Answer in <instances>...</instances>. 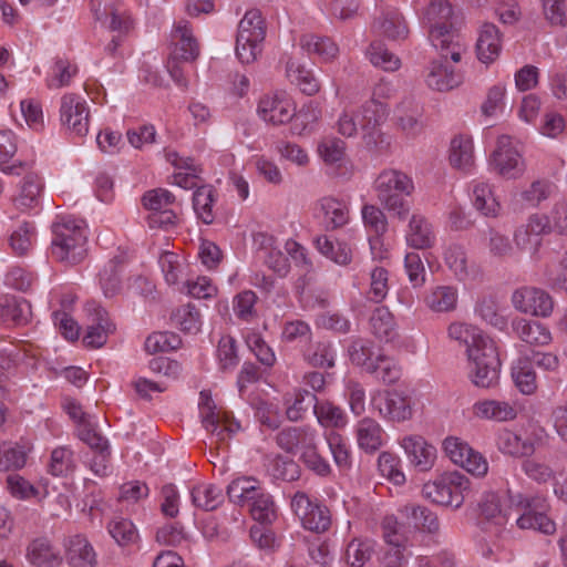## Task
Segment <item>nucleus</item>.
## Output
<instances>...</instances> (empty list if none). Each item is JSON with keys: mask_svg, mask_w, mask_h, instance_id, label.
Instances as JSON below:
<instances>
[{"mask_svg": "<svg viewBox=\"0 0 567 567\" xmlns=\"http://www.w3.org/2000/svg\"><path fill=\"white\" fill-rule=\"evenodd\" d=\"M350 357L353 363L363 367L367 371L375 373L377 378L385 383L395 382L400 378V368L396 362L383 355L379 349L353 346Z\"/></svg>", "mask_w": 567, "mask_h": 567, "instance_id": "nucleus-16", "label": "nucleus"}, {"mask_svg": "<svg viewBox=\"0 0 567 567\" xmlns=\"http://www.w3.org/2000/svg\"><path fill=\"white\" fill-rule=\"evenodd\" d=\"M171 321L174 327L188 334H197L203 326L202 315L192 303H186L175 309Z\"/></svg>", "mask_w": 567, "mask_h": 567, "instance_id": "nucleus-54", "label": "nucleus"}, {"mask_svg": "<svg viewBox=\"0 0 567 567\" xmlns=\"http://www.w3.org/2000/svg\"><path fill=\"white\" fill-rule=\"evenodd\" d=\"M37 239L35 227L32 223L23 221L11 233L9 244L17 255H24L32 249Z\"/></svg>", "mask_w": 567, "mask_h": 567, "instance_id": "nucleus-64", "label": "nucleus"}, {"mask_svg": "<svg viewBox=\"0 0 567 567\" xmlns=\"http://www.w3.org/2000/svg\"><path fill=\"white\" fill-rule=\"evenodd\" d=\"M17 153L16 135L11 131L0 132V171L4 174H20L23 165L21 163H11Z\"/></svg>", "mask_w": 567, "mask_h": 567, "instance_id": "nucleus-58", "label": "nucleus"}, {"mask_svg": "<svg viewBox=\"0 0 567 567\" xmlns=\"http://www.w3.org/2000/svg\"><path fill=\"white\" fill-rule=\"evenodd\" d=\"M193 504L205 511H214L223 502L221 491L209 483H199L190 492Z\"/></svg>", "mask_w": 567, "mask_h": 567, "instance_id": "nucleus-61", "label": "nucleus"}, {"mask_svg": "<svg viewBox=\"0 0 567 567\" xmlns=\"http://www.w3.org/2000/svg\"><path fill=\"white\" fill-rule=\"evenodd\" d=\"M342 111L338 116L336 127L339 134L344 137H353L358 134L359 130H361V134L363 135V125L365 122L364 118V105L362 106V111L358 112L355 105L348 100L342 99Z\"/></svg>", "mask_w": 567, "mask_h": 567, "instance_id": "nucleus-42", "label": "nucleus"}, {"mask_svg": "<svg viewBox=\"0 0 567 567\" xmlns=\"http://www.w3.org/2000/svg\"><path fill=\"white\" fill-rule=\"evenodd\" d=\"M496 445L505 454L514 456L530 455L532 445L523 442L520 433H515L508 429H503L497 433Z\"/></svg>", "mask_w": 567, "mask_h": 567, "instance_id": "nucleus-63", "label": "nucleus"}, {"mask_svg": "<svg viewBox=\"0 0 567 567\" xmlns=\"http://www.w3.org/2000/svg\"><path fill=\"white\" fill-rule=\"evenodd\" d=\"M61 124L72 134L84 136L89 132V107L84 99L64 94L60 104Z\"/></svg>", "mask_w": 567, "mask_h": 567, "instance_id": "nucleus-23", "label": "nucleus"}, {"mask_svg": "<svg viewBox=\"0 0 567 567\" xmlns=\"http://www.w3.org/2000/svg\"><path fill=\"white\" fill-rule=\"evenodd\" d=\"M551 230L567 231V202L557 203L550 217L534 214L528 218L526 226L515 233V241L522 249L534 251L540 244V235Z\"/></svg>", "mask_w": 567, "mask_h": 567, "instance_id": "nucleus-9", "label": "nucleus"}, {"mask_svg": "<svg viewBox=\"0 0 567 567\" xmlns=\"http://www.w3.org/2000/svg\"><path fill=\"white\" fill-rule=\"evenodd\" d=\"M166 158L175 167L173 184L184 189L197 187L200 168L193 158L182 157L171 151L166 153Z\"/></svg>", "mask_w": 567, "mask_h": 567, "instance_id": "nucleus-32", "label": "nucleus"}, {"mask_svg": "<svg viewBox=\"0 0 567 567\" xmlns=\"http://www.w3.org/2000/svg\"><path fill=\"white\" fill-rule=\"evenodd\" d=\"M436 240L432 225L420 215H413L405 233V243L409 247L424 250L434 246Z\"/></svg>", "mask_w": 567, "mask_h": 567, "instance_id": "nucleus-34", "label": "nucleus"}, {"mask_svg": "<svg viewBox=\"0 0 567 567\" xmlns=\"http://www.w3.org/2000/svg\"><path fill=\"white\" fill-rule=\"evenodd\" d=\"M106 529L114 542L121 547L134 545L138 540V532L135 525L127 518L114 517L107 523Z\"/></svg>", "mask_w": 567, "mask_h": 567, "instance_id": "nucleus-59", "label": "nucleus"}, {"mask_svg": "<svg viewBox=\"0 0 567 567\" xmlns=\"http://www.w3.org/2000/svg\"><path fill=\"white\" fill-rule=\"evenodd\" d=\"M394 117L399 127L409 135H416L423 128L421 110L417 103L411 97L403 99L396 105Z\"/></svg>", "mask_w": 567, "mask_h": 567, "instance_id": "nucleus-41", "label": "nucleus"}, {"mask_svg": "<svg viewBox=\"0 0 567 567\" xmlns=\"http://www.w3.org/2000/svg\"><path fill=\"white\" fill-rule=\"evenodd\" d=\"M321 118V109L315 102L306 103L299 111L296 110L291 124V133L305 136L313 133Z\"/></svg>", "mask_w": 567, "mask_h": 567, "instance_id": "nucleus-50", "label": "nucleus"}, {"mask_svg": "<svg viewBox=\"0 0 567 567\" xmlns=\"http://www.w3.org/2000/svg\"><path fill=\"white\" fill-rule=\"evenodd\" d=\"M86 225L82 219L64 217L53 226L51 255L65 264H78L86 256Z\"/></svg>", "mask_w": 567, "mask_h": 567, "instance_id": "nucleus-4", "label": "nucleus"}, {"mask_svg": "<svg viewBox=\"0 0 567 567\" xmlns=\"http://www.w3.org/2000/svg\"><path fill=\"white\" fill-rule=\"evenodd\" d=\"M512 302L517 311L538 318H548L555 307L551 296L536 287H523L515 290Z\"/></svg>", "mask_w": 567, "mask_h": 567, "instance_id": "nucleus-21", "label": "nucleus"}, {"mask_svg": "<svg viewBox=\"0 0 567 567\" xmlns=\"http://www.w3.org/2000/svg\"><path fill=\"white\" fill-rule=\"evenodd\" d=\"M260 482L251 476L237 477L227 487V495L234 504L249 505L262 492Z\"/></svg>", "mask_w": 567, "mask_h": 567, "instance_id": "nucleus-43", "label": "nucleus"}, {"mask_svg": "<svg viewBox=\"0 0 567 567\" xmlns=\"http://www.w3.org/2000/svg\"><path fill=\"white\" fill-rule=\"evenodd\" d=\"M447 336L465 348L467 378L473 385L491 389L497 385L501 374V347L497 340L481 328L454 321Z\"/></svg>", "mask_w": 567, "mask_h": 567, "instance_id": "nucleus-1", "label": "nucleus"}, {"mask_svg": "<svg viewBox=\"0 0 567 567\" xmlns=\"http://www.w3.org/2000/svg\"><path fill=\"white\" fill-rule=\"evenodd\" d=\"M254 246L258 256L262 258L275 272L279 276H285L288 272V258L279 249V244L272 235L267 233L256 234L254 236Z\"/></svg>", "mask_w": 567, "mask_h": 567, "instance_id": "nucleus-29", "label": "nucleus"}, {"mask_svg": "<svg viewBox=\"0 0 567 567\" xmlns=\"http://www.w3.org/2000/svg\"><path fill=\"white\" fill-rule=\"evenodd\" d=\"M489 166L493 172L507 179L520 177L526 168L522 154L507 135L498 137L496 147L489 156Z\"/></svg>", "mask_w": 567, "mask_h": 567, "instance_id": "nucleus-14", "label": "nucleus"}, {"mask_svg": "<svg viewBox=\"0 0 567 567\" xmlns=\"http://www.w3.org/2000/svg\"><path fill=\"white\" fill-rule=\"evenodd\" d=\"M458 290L452 285H436L424 295L425 306L433 312L445 313L456 309Z\"/></svg>", "mask_w": 567, "mask_h": 567, "instance_id": "nucleus-35", "label": "nucleus"}, {"mask_svg": "<svg viewBox=\"0 0 567 567\" xmlns=\"http://www.w3.org/2000/svg\"><path fill=\"white\" fill-rule=\"evenodd\" d=\"M300 456L303 463L318 475L326 476L330 473L329 463L317 451L316 432H306L301 441Z\"/></svg>", "mask_w": 567, "mask_h": 567, "instance_id": "nucleus-49", "label": "nucleus"}, {"mask_svg": "<svg viewBox=\"0 0 567 567\" xmlns=\"http://www.w3.org/2000/svg\"><path fill=\"white\" fill-rule=\"evenodd\" d=\"M44 179L37 172L27 173L20 181L12 203L22 213L38 212L44 193Z\"/></svg>", "mask_w": 567, "mask_h": 567, "instance_id": "nucleus-24", "label": "nucleus"}, {"mask_svg": "<svg viewBox=\"0 0 567 567\" xmlns=\"http://www.w3.org/2000/svg\"><path fill=\"white\" fill-rule=\"evenodd\" d=\"M355 437L358 446L369 453L379 450L385 442V433L381 425L369 417L358 422Z\"/></svg>", "mask_w": 567, "mask_h": 567, "instance_id": "nucleus-38", "label": "nucleus"}, {"mask_svg": "<svg viewBox=\"0 0 567 567\" xmlns=\"http://www.w3.org/2000/svg\"><path fill=\"white\" fill-rule=\"evenodd\" d=\"M449 165L463 175H470L475 168L474 142L468 134L454 135L447 147Z\"/></svg>", "mask_w": 567, "mask_h": 567, "instance_id": "nucleus-26", "label": "nucleus"}, {"mask_svg": "<svg viewBox=\"0 0 567 567\" xmlns=\"http://www.w3.org/2000/svg\"><path fill=\"white\" fill-rule=\"evenodd\" d=\"M66 559L72 567H94L95 553L84 536L75 535L66 544Z\"/></svg>", "mask_w": 567, "mask_h": 567, "instance_id": "nucleus-46", "label": "nucleus"}, {"mask_svg": "<svg viewBox=\"0 0 567 567\" xmlns=\"http://www.w3.org/2000/svg\"><path fill=\"white\" fill-rule=\"evenodd\" d=\"M291 508L305 529L321 534L330 528L331 515L328 507L312 502L305 493L293 495Z\"/></svg>", "mask_w": 567, "mask_h": 567, "instance_id": "nucleus-15", "label": "nucleus"}, {"mask_svg": "<svg viewBox=\"0 0 567 567\" xmlns=\"http://www.w3.org/2000/svg\"><path fill=\"white\" fill-rule=\"evenodd\" d=\"M471 413L476 419L497 422L512 421L517 416L514 404L494 399L477 400L472 405Z\"/></svg>", "mask_w": 567, "mask_h": 567, "instance_id": "nucleus-31", "label": "nucleus"}, {"mask_svg": "<svg viewBox=\"0 0 567 567\" xmlns=\"http://www.w3.org/2000/svg\"><path fill=\"white\" fill-rule=\"evenodd\" d=\"M32 447L29 440H22L18 443H0V471L23 467Z\"/></svg>", "mask_w": 567, "mask_h": 567, "instance_id": "nucleus-44", "label": "nucleus"}, {"mask_svg": "<svg viewBox=\"0 0 567 567\" xmlns=\"http://www.w3.org/2000/svg\"><path fill=\"white\" fill-rule=\"evenodd\" d=\"M299 43L303 51L322 63L333 61L339 54L338 45L329 38L308 33L300 38Z\"/></svg>", "mask_w": 567, "mask_h": 567, "instance_id": "nucleus-40", "label": "nucleus"}, {"mask_svg": "<svg viewBox=\"0 0 567 567\" xmlns=\"http://www.w3.org/2000/svg\"><path fill=\"white\" fill-rule=\"evenodd\" d=\"M507 86L503 82L495 83L486 90L481 104V112L486 117H497L506 109Z\"/></svg>", "mask_w": 567, "mask_h": 567, "instance_id": "nucleus-55", "label": "nucleus"}, {"mask_svg": "<svg viewBox=\"0 0 567 567\" xmlns=\"http://www.w3.org/2000/svg\"><path fill=\"white\" fill-rule=\"evenodd\" d=\"M91 10L95 19L112 31L127 33L133 28L131 16L121 6L105 4L102 7L100 2L92 1Z\"/></svg>", "mask_w": 567, "mask_h": 567, "instance_id": "nucleus-30", "label": "nucleus"}, {"mask_svg": "<svg viewBox=\"0 0 567 567\" xmlns=\"http://www.w3.org/2000/svg\"><path fill=\"white\" fill-rule=\"evenodd\" d=\"M441 58L432 60L424 74V81L429 89L436 92H450L460 87L464 82V72L449 64L447 59L439 52Z\"/></svg>", "mask_w": 567, "mask_h": 567, "instance_id": "nucleus-19", "label": "nucleus"}, {"mask_svg": "<svg viewBox=\"0 0 567 567\" xmlns=\"http://www.w3.org/2000/svg\"><path fill=\"white\" fill-rule=\"evenodd\" d=\"M85 321L83 343L86 347H102L109 336L114 331V324L107 312L95 301H90L84 307Z\"/></svg>", "mask_w": 567, "mask_h": 567, "instance_id": "nucleus-18", "label": "nucleus"}, {"mask_svg": "<svg viewBox=\"0 0 567 567\" xmlns=\"http://www.w3.org/2000/svg\"><path fill=\"white\" fill-rule=\"evenodd\" d=\"M472 486L471 480L458 471H444L426 481L421 489L430 503L458 509Z\"/></svg>", "mask_w": 567, "mask_h": 567, "instance_id": "nucleus-5", "label": "nucleus"}, {"mask_svg": "<svg viewBox=\"0 0 567 567\" xmlns=\"http://www.w3.org/2000/svg\"><path fill=\"white\" fill-rule=\"evenodd\" d=\"M360 214L367 236L385 235L388 231V218L380 207L374 204L364 203Z\"/></svg>", "mask_w": 567, "mask_h": 567, "instance_id": "nucleus-60", "label": "nucleus"}, {"mask_svg": "<svg viewBox=\"0 0 567 567\" xmlns=\"http://www.w3.org/2000/svg\"><path fill=\"white\" fill-rule=\"evenodd\" d=\"M513 505L522 512L516 519L520 529H535L546 535L556 532V524L547 516L548 504L544 497H524L518 495L512 498Z\"/></svg>", "mask_w": 567, "mask_h": 567, "instance_id": "nucleus-11", "label": "nucleus"}, {"mask_svg": "<svg viewBox=\"0 0 567 567\" xmlns=\"http://www.w3.org/2000/svg\"><path fill=\"white\" fill-rule=\"evenodd\" d=\"M383 538L389 546L381 563L384 567H402L405 563V548L408 543L405 527L399 523L394 515H388L382 522Z\"/></svg>", "mask_w": 567, "mask_h": 567, "instance_id": "nucleus-20", "label": "nucleus"}, {"mask_svg": "<svg viewBox=\"0 0 567 567\" xmlns=\"http://www.w3.org/2000/svg\"><path fill=\"white\" fill-rule=\"evenodd\" d=\"M8 489L12 496L20 499H42L49 495L47 481L41 480L37 486L30 484L18 474L9 475L7 480Z\"/></svg>", "mask_w": 567, "mask_h": 567, "instance_id": "nucleus-53", "label": "nucleus"}, {"mask_svg": "<svg viewBox=\"0 0 567 567\" xmlns=\"http://www.w3.org/2000/svg\"><path fill=\"white\" fill-rule=\"evenodd\" d=\"M503 51V33L493 23H484L477 31L475 55L485 66L494 64Z\"/></svg>", "mask_w": 567, "mask_h": 567, "instance_id": "nucleus-27", "label": "nucleus"}, {"mask_svg": "<svg viewBox=\"0 0 567 567\" xmlns=\"http://www.w3.org/2000/svg\"><path fill=\"white\" fill-rule=\"evenodd\" d=\"M315 246L322 256L337 265L347 266L352 261L353 249L346 240H332L327 235H320L315 239Z\"/></svg>", "mask_w": 567, "mask_h": 567, "instance_id": "nucleus-37", "label": "nucleus"}, {"mask_svg": "<svg viewBox=\"0 0 567 567\" xmlns=\"http://www.w3.org/2000/svg\"><path fill=\"white\" fill-rule=\"evenodd\" d=\"M124 268V259L114 257L99 274V282L105 297L111 298L120 293L123 289L121 274Z\"/></svg>", "mask_w": 567, "mask_h": 567, "instance_id": "nucleus-47", "label": "nucleus"}, {"mask_svg": "<svg viewBox=\"0 0 567 567\" xmlns=\"http://www.w3.org/2000/svg\"><path fill=\"white\" fill-rule=\"evenodd\" d=\"M414 188L412 177L394 168L381 171L373 183L378 200L400 219H404L410 212L406 197L413 194Z\"/></svg>", "mask_w": 567, "mask_h": 567, "instance_id": "nucleus-3", "label": "nucleus"}, {"mask_svg": "<svg viewBox=\"0 0 567 567\" xmlns=\"http://www.w3.org/2000/svg\"><path fill=\"white\" fill-rule=\"evenodd\" d=\"M198 409L204 427L212 433L210 444L224 443L239 431V423L229 412L216 406L209 391L199 393Z\"/></svg>", "mask_w": 567, "mask_h": 567, "instance_id": "nucleus-10", "label": "nucleus"}, {"mask_svg": "<svg viewBox=\"0 0 567 567\" xmlns=\"http://www.w3.org/2000/svg\"><path fill=\"white\" fill-rule=\"evenodd\" d=\"M286 74L289 81L298 85L302 93L307 95H315L320 90V83L312 71L306 69L293 58H290L286 63Z\"/></svg>", "mask_w": 567, "mask_h": 567, "instance_id": "nucleus-51", "label": "nucleus"}, {"mask_svg": "<svg viewBox=\"0 0 567 567\" xmlns=\"http://www.w3.org/2000/svg\"><path fill=\"white\" fill-rule=\"evenodd\" d=\"M266 22L258 10H249L238 24L235 54L241 64L257 62L264 52L266 42Z\"/></svg>", "mask_w": 567, "mask_h": 567, "instance_id": "nucleus-7", "label": "nucleus"}, {"mask_svg": "<svg viewBox=\"0 0 567 567\" xmlns=\"http://www.w3.org/2000/svg\"><path fill=\"white\" fill-rule=\"evenodd\" d=\"M80 439L92 450L90 468L97 476H105L110 473V446L107 441L101 436L95 429L84 427L80 432Z\"/></svg>", "mask_w": 567, "mask_h": 567, "instance_id": "nucleus-28", "label": "nucleus"}, {"mask_svg": "<svg viewBox=\"0 0 567 567\" xmlns=\"http://www.w3.org/2000/svg\"><path fill=\"white\" fill-rule=\"evenodd\" d=\"M394 86L386 82L375 85L372 97L364 104L363 143L368 147L382 148L388 145V137L381 126L389 117V101L394 95Z\"/></svg>", "mask_w": 567, "mask_h": 567, "instance_id": "nucleus-6", "label": "nucleus"}, {"mask_svg": "<svg viewBox=\"0 0 567 567\" xmlns=\"http://www.w3.org/2000/svg\"><path fill=\"white\" fill-rule=\"evenodd\" d=\"M258 116L274 126L285 125L296 115V102L284 90H276L260 96L257 104Z\"/></svg>", "mask_w": 567, "mask_h": 567, "instance_id": "nucleus-13", "label": "nucleus"}, {"mask_svg": "<svg viewBox=\"0 0 567 567\" xmlns=\"http://www.w3.org/2000/svg\"><path fill=\"white\" fill-rule=\"evenodd\" d=\"M472 203L484 216L496 217L501 212V204L492 187L482 181L472 182Z\"/></svg>", "mask_w": 567, "mask_h": 567, "instance_id": "nucleus-45", "label": "nucleus"}, {"mask_svg": "<svg viewBox=\"0 0 567 567\" xmlns=\"http://www.w3.org/2000/svg\"><path fill=\"white\" fill-rule=\"evenodd\" d=\"M443 259L446 267L458 281L466 285L475 279V268L470 265L463 247L458 245L447 246L443 252Z\"/></svg>", "mask_w": 567, "mask_h": 567, "instance_id": "nucleus-36", "label": "nucleus"}, {"mask_svg": "<svg viewBox=\"0 0 567 567\" xmlns=\"http://www.w3.org/2000/svg\"><path fill=\"white\" fill-rule=\"evenodd\" d=\"M75 291L71 286L53 288L50 292V307L56 330L69 341L78 340L79 324L71 318L69 310L75 301Z\"/></svg>", "mask_w": 567, "mask_h": 567, "instance_id": "nucleus-12", "label": "nucleus"}, {"mask_svg": "<svg viewBox=\"0 0 567 567\" xmlns=\"http://www.w3.org/2000/svg\"><path fill=\"white\" fill-rule=\"evenodd\" d=\"M481 524L486 529L498 532L509 519L507 511L503 509L495 493H486L480 502Z\"/></svg>", "mask_w": 567, "mask_h": 567, "instance_id": "nucleus-33", "label": "nucleus"}, {"mask_svg": "<svg viewBox=\"0 0 567 567\" xmlns=\"http://www.w3.org/2000/svg\"><path fill=\"white\" fill-rule=\"evenodd\" d=\"M513 329L517 337L529 346L544 347L553 340L549 329L538 321L520 318L514 322Z\"/></svg>", "mask_w": 567, "mask_h": 567, "instance_id": "nucleus-39", "label": "nucleus"}, {"mask_svg": "<svg viewBox=\"0 0 567 567\" xmlns=\"http://www.w3.org/2000/svg\"><path fill=\"white\" fill-rule=\"evenodd\" d=\"M400 513L424 533L436 534L440 529L437 515L424 506L409 504L402 507Z\"/></svg>", "mask_w": 567, "mask_h": 567, "instance_id": "nucleus-52", "label": "nucleus"}, {"mask_svg": "<svg viewBox=\"0 0 567 567\" xmlns=\"http://www.w3.org/2000/svg\"><path fill=\"white\" fill-rule=\"evenodd\" d=\"M420 20L427 30L431 44L453 63H460L467 51L464 37L453 22V7L447 0H431L421 11Z\"/></svg>", "mask_w": 567, "mask_h": 567, "instance_id": "nucleus-2", "label": "nucleus"}, {"mask_svg": "<svg viewBox=\"0 0 567 567\" xmlns=\"http://www.w3.org/2000/svg\"><path fill=\"white\" fill-rule=\"evenodd\" d=\"M371 404L383 419L390 422L401 423L413 416L411 398L403 391H378L372 395Z\"/></svg>", "mask_w": 567, "mask_h": 567, "instance_id": "nucleus-17", "label": "nucleus"}, {"mask_svg": "<svg viewBox=\"0 0 567 567\" xmlns=\"http://www.w3.org/2000/svg\"><path fill=\"white\" fill-rule=\"evenodd\" d=\"M27 559L38 567H52L59 563V554L47 539L33 540L27 550Z\"/></svg>", "mask_w": 567, "mask_h": 567, "instance_id": "nucleus-62", "label": "nucleus"}, {"mask_svg": "<svg viewBox=\"0 0 567 567\" xmlns=\"http://www.w3.org/2000/svg\"><path fill=\"white\" fill-rule=\"evenodd\" d=\"M76 74L78 66L73 62L58 59L48 71L45 84L51 90L61 89L70 85Z\"/></svg>", "mask_w": 567, "mask_h": 567, "instance_id": "nucleus-56", "label": "nucleus"}, {"mask_svg": "<svg viewBox=\"0 0 567 567\" xmlns=\"http://www.w3.org/2000/svg\"><path fill=\"white\" fill-rule=\"evenodd\" d=\"M30 315V306L24 300L6 296L0 301V319L6 323L22 324Z\"/></svg>", "mask_w": 567, "mask_h": 567, "instance_id": "nucleus-57", "label": "nucleus"}, {"mask_svg": "<svg viewBox=\"0 0 567 567\" xmlns=\"http://www.w3.org/2000/svg\"><path fill=\"white\" fill-rule=\"evenodd\" d=\"M511 374L515 386L524 395H533L537 391V375L526 358H519L513 362Z\"/></svg>", "mask_w": 567, "mask_h": 567, "instance_id": "nucleus-48", "label": "nucleus"}, {"mask_svg": "<svg viewBox=\"0 0 567 567\" xmlns=\"http://www.w3.org/2000/svg\"><path fill=\"white\" fill-rule=\"evenodd\" d=\"M315 217L323 224L327 230H336L350 221V203L334 196L320 198L315 206Z\"/></svg>", "mask_w": 567, "mask_h": 567, "instance_id": "nucleus-25", "label": "nucleus"}, {"mask_svg": "<svg viewBox=\"0 0 567 567\" xmlns=\"http://www.w3.org/2000/svg\"><path fill=\"white\" fill-rule=\"evenodd\" d=\"M198 55L199 45L193 37L188 22H176L171 34L169 54L166 66L177 85L183 87L187 85L182 63L193 62Z\"/></svg>", "mask_w": 567, "mask_h": 567, "instance_id": "nucleus-8", "label": "nucleus"}, {"mask_svg": "<svg viewBox=\"0 0 567 567\" xmlns=\"http://www.w3.org/2000/svg\"><path fill=\"white\" fill-rule=\"evenodd\" d=\"M409 464L420 472L431 471L437 460L436 447L420 434H408L399 440Z\"/></svg>", "mask_w": 567, "mask_h": 567, "instance_id": "nucleus-22", "label": "nucleus"}]
</instances>
